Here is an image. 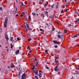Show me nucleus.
<instances>
[{
    "mask_svg": "<svg viewBox=\"0 0 79 79\" xmlns=\"http://www.w3.org/2000/svg\"><path fill=\"white\" fill-rule=\"evenodd\" d=\"M19 16V15L18 14H17V15H16V17H17V16Z\"/></svg>",
    "mask_w": 79,
    "mask_h": 79,
    "instance_id": "nucleus-43",
    "label": "nucleus"
},
{
    "mask_svg": "<svg viewBox=\"0 0 79 79\" xmlns=\"http://www.w3.org/2000/svg\"><path fill=\"white\" fill-rule=\"evenodd\" d=\"M64 33H65V34H66V33L67 32L66 30H64Z\"/></svg>",
    "mask_w": 79,
    "mask_h": 79,
    "instance_id": "nucleus-23",
    "label": "nucleus"
},
{
    "mask_svg": "<svg viewBox=\"0 0 79 79\" xmlns=\"http://www.w3.org/2000/svg\"><path fill=\"white\" fill-rule=\"evenodd\" d=\"M10 48H11V49H12V48H13V45H12V44H10Z\"/></svg>",
    "mask_w": 79,
    "mask_h": 79,
    "instance_id": "nucleus-11",
    "label": "nucleus"
},
{
    "mask_svg": "<svg viewBox=\"0 0 79 79\" xmlns=\"http://www.w3.org/2000/svg\"><path fill=\"white\" fill-rule=\"evenodd\" d=\"M5 21L4 24V27H6L8 21V17H7L5 18Z\"/></svg>",
    "mask_w": 79,
    "mask_h": 79,
    "instance_id": "nucleus-1",
    "label": "nucleus"
},
{
    "mask_svg": "<svg viewBox=\"0 0 79 79\" xmlns=\"http://www.w3.org/2000/svg\"><path fill=\"white\" fill-rule=\"evenodd\" d=\"M35 75H37L38 74V69H37L36 70V71H35Z\"/></svg>",
    "mask_w": 79,
    "mask_h": 79,
    "instance_id": "nucleus-7",
    "label": "nucleus"
},
{
    "mask_svg": "<svg viewBox=\"0 0 79 79\" xmlns=\"http://www.w3.org/2000/svg\"><path fill=\"white\" fill-rule=\"evenodd\" d=\"M66 1H67L66 0H65V2H66Z\"/></svg>",
    "mask_w": 79,
    "mask_h": 79,
    "instance_id": "nucleus-62",
    "label": "nucleus"
},
{
    "mask_svg": "<svg viewBox=\"0 0 79 79\" xmlns=\"http://www.w3.org/2000/svg\"><path fill=\"white\" fill-rule=\"evenodd\" d=\"M57 37H58V39H60V37H61V36L59 35H57Z\"/></svg>",
    "mask_w": 79,
    "mask_h": 79,
    "instance_id": "nucleus-14",
    "label": "nucleus"
},
{
    "mask_svg": "<svg viewBox=\"0 0 79 79\" xmlns=\"http://www.w3.org/2000/svg\"><path fill=\"white\" fill-rule=\"evenodd\" d=\"M75 13L76 14H77V13H77V11L75 12Z\"/></svg>",
    "mask_w": 79,
    "mask_h": 79,
    "instance_id": "nucleus-49",
    "label": "nucleus"
},
{
    "mask_svg": "<svg viewBox=\"0 0 79 79\" xmlns=\"http://www.w3.org/2000/svg\"><path fill=\"white\" fill-rule=\"evenodd\" d=\"M5 48H8V47L6 46Z\"/></svg>",
    "mask_w": 79,
    "mask_h": 79,
    "instance_id": "nucleus-58",
    "label": "nucleus"
},
{
    "mask_svg": "<svg viewBox=\"0 0 79 79\" xmlns=\"http://www.w3.org/2000/svg\"><path fill=\"white\" fill-rule=\"evenodd\" d=\"M35 77L36 78V79H39V78H37V76H35Z\"/></svg>",
    "mask_w": 79,
    "mask_h": 79,
    "instance_id": "nucleus-29",
    "label": "nucleus"
},
{
    "mask_svg": "<svg viewBox=\"0 0 79 79\" xmlns=\"http://www.w3.org/2000/svg\"><path fill=\"white\" fill-rule=\"evenodd\" d=\"M24 4H25L26 5H27V1H26L24 2Z\"/></svg>",
    "mask_w": 79,
    "mask_h": 79,
    "instance_id": "nucleus-28",
    "label": "nucleus"
},
{
    "mask_svg": "<svg viewBox=\"0 0 79 79\" xmlns=\"http://www.w3.org/2000/svg\"><path fill=\"white\" fill-rule=\"evenodd\" d=\"M68 10H69V9L66 10H65V12H66L68 11Z\"/></svg>",
    "mask_w": 79,
    "mask_h": 79,
    "instance_id": "nucleus-33",
    "label": "nucleus"
},
{
    "mask_svg": "<svg viewBox=\"0 0 79 79\" xmlns=\"http://www.w3.org/2000/svg\"><path fill=\"white\" fill-rule=\"evenodd\" d=\"M56 9H58V5H56Z\"/></svg>",
    "mask_w": 79,
    "mask_h": 79,
    "instance_id": "nucleus-22",
    "label": "nucleus"
},
{
    "mask_svg": "<svg viewBox=\"0 0 79 79\" xmlns=\"http://www.w3.org/2000/svg\"><path fill=\"white\" fill-rule=\"evenodd\" d=\"M63 36H61L60 38V39H61V41L63 40Z\"/></svg>",
    "mask_w": 79,
    "mask_h": 79,
    "instance_id": "nucleus-31",
    "label": "nucleus"
},
{
    "mask_svg": "<svg viewBox=\"0 0 79 79\" xmlns=\"http://www.w3.org/2000/svg\"><path fill=\"white\" fill-rule=\"evenodd\" d=\"M2 47V46L0 44V47Z\"/></svg>",
    "mask_w": 79,
    "mask_h": 79,
    "instance_id": "nucleus-59",
    "label": "nucleus"
},
{
    "mask_svg": "<svg viewBox=\"0 0 79 79\" xmlns=\"http://www.w3.org/2000/svg\"><path fill=\"white\" fill-rule=\"evenodd\" d=\"M54 30H55V28H53L52 29V31H54Z\"/></svg>",
    "mask_w": 79,
    "mask_h": 79,
    "instance_id": "nucleus-45",
    "label": "nucleus"
},
{
    "mask_svg": "<svg viewBox=\"0 0 79 79\" xmlns=\"http://www.w3.org/2000/svg\"><path fill=\"white\" fill-rule=\"evenodd\" d=\"M26 24L27 27H26V26H24V27H25V29H26V31H29V30H30V28H29V25L27 24V23H26Z\"/></svg>",
    "mask_w": 79,
    "mask_h": 79,
    "instance_id": "nucleus-2",
    "label": "nucleus"
},
{
    "mask_svg": "<svg viewBox=\"0 0 79 79\" xmlns=\"http://www.w3.org/2000/svg\"><path fill=\"white\" fill-rule=\"evenodd\" d=\"M19 53V49H18L16 52H15V53L17 55H18V53Z\"/></svg>",
    "mask_w": 79,
    "mask_h": 79,
    "instance_id": "nucleus-8",
    "label": "nucleus"
},
{
    "mask_svg": "<svg viewBox=\"0 0 79 79\" xmlns=\"http://www.w3.org/2000/svg\"><path fill=\"white\" fill-rule=\"evenodd\" d=\"M2 10V7H1L0 8V10Z\"/></svg>",
    "mask_w": 79,
    "mask_h": 79,
    "instance_id": "nucleus-42",
    "label": "nucleus"
},
{
    "mask_svg": "<svg viewBox=\"0 0 79 79\" xmlns=\"http://www.w3.org/2000/svg\"><path fill=\"white\" fill-rule=\"evenodd\" d=\"M78 70H79V67L77 69Z\"/></svg>",
    "mask_w": 79,
    "mask_h": 79,
    "instance_id": "nucleus-61",
    "label": "nucleus"
},
{
    "mask_svg": "<svg viewBox=\"0 0 79 79\" xmlns=\"http://www.w3.org/2000/svg\"><path fill=\"white\" fill-rule=\"evenodd\" d=\"M29 48H30V47L28 46L27 47V49H29Z\"/></svg>",
    "mask_w": 79,
    "mask_h": 79,
    "instance_id": "nucleus-39",
    "label": "nucleus"
},
{
    "mask_svg": "<svg viewBox=\"0 0 79 79\" xmlns=\"http://www.w3.org/2000/svg\"><path fill=\"white\" fill-rule=\"evenodd\" d=\"M77 46H78V47H79V45H77Z\"/></svg>",
    "mask_w": 79,
    "mask_h": 79,
    "instance_id": "nucleus-64",
    "label": "nucleus"
},
{
    "mask_svg": "<svg viewBox=\"0 0 79 79\" xmlns=\"http://www.w3.org/2000/svg\"><path fill=\"white\" fill-rule=\"evenodd\" d=\"M79 21V19H77L76 20V22L77 23H78V21Z\"/></svg>",
    "mask_w": 79,
    "mask_h": 79,
    "instance_id": "nucleus-13",
    "label": "nucleus"
},
{
    "mask_svg": "<svg viewBox=\"0 0 79 79\" xmlns=\"http://www.w3.org/2000/svg\"><path fill=\"white\" fill-rule=\"evenodd\" d=\"M77 34H76L75 35H73V37H74V38L75 37H77Z\"/></svg>",
    "mask_w": 79,
    "mask_h": 79,
    "instance_id": "nucleus-12",
    "label": "nucleus"
},
{
    "mask_svg": "<svg viewBox=\"0 0 79 79\" xmlns=\"http://www.w3.org/2000/svg\"><path fill=\"white\" fill-rule=\"evenodd\" d=\"M55 18H58V16H56Z\"/></svg>",
    "mask_w": 79,
    "mask_h": 79,
    "instance_id": "nucleus-51",
    "label": "nucleus"
},
{
    "mask_svg": "<svg viewBox=\"0 0 79 79\" xmlns=\"http://www.w3.org/2000/svg\"><path fill=\"white\" fill-rule=\"evenodd\" d=\"M77 74V73H73L74 75H76V74Z\"/></svg>",
    "mask_w": 79,
    "mask_h": 79,
    "instance_id": "nucleus-36",
    "label": "nucleus"
},
{
    "mask_svg": "<svg viewBox=\"0 0 79 79\" xmlns=\"http://www.w3.org/2000/svg\"><path fill=\"white\" fill-rule=\"evenodd\" d=\"M59 66L57 65L55 67L54 70V71H55L57 72L58 71H59V69L58 68V67Z\"/></svg>",
    "mask_w": 79,
    "mask_h": 79,
    "instance_id": "nucleus-3",
    "label": "nucleus"
},
{
    "mask_svg": "<svg viewBox=\"0 0 79 79\" xmlns=\"http://www.w3.org/2000/svg\"><path fill=\"white\" fill-rule=\"evenodd\" d=\"M10 68H15V65H12L10 66Z\"/></svg>",
    "mask_w": 79,
    "mask_h": 79,
    "instance_id": "nucleus-9",
    "label": "nucleus"
},
{
    "mask_svg": "<svg viewBox=\"0 0 79 79\" xmlns=\"http://www.w3.org/2000/svg\"><path fill=\"white\" fill-rule=\"evenodd\" d=\"M48 12L47 11H45V14L47 15V14H48Z\"/></svg>",
    "mask_w": 79,
    "mask_h": 79,
    "instance_id": "nucleus-17",
    "label": "nucleus"
},
{
    "mask_svg": "<svg viewBox=\"0 0 79 79\" xmlns=\"http://www.w3.org/2000/svg\"><path fill=\"white\" fill-rule=\"evenodd\" d=\"M46 63L47 64H49V63L48 62H46Z\"/></svg>",
    "mask_w": 79,
    "mask_h": 79,
    "instance_id": "nucleus-60",
    "label": "nucleus"
},
{
    "mask_svg": "<svg viewBox=\"0 0 79 79\" xmlns=\"http://www.w3.org/2000/svg\"><path fill=\"white\" fill-rule=\"evenodd\" d=\"M21 4H22V6H25L24 5V4H23V2H21Z\"/></svg>",
    "mask_w": 79,
    "mask_h": 79,
    "instance_id": "nucleus-21",
    "label": "nucleus"
},
{
    "mask_svg": "<svg viewBox=\"0 0 79 79\" xmlns=\"http://www.w3.org/2000/svg\"><path fill=\"white\" fill-rule=\"evenodd\" d=\"M45 52H48V51H47V50H45Z\"/></svg>",
    "mask_w": 79,
    "mask_h": 79,
    "instance_id": "nucleus-47",
    "label": "nucleus"
},
{
    "mask_svg": "<svg viewBox=\"0 0 79 79\" xmlns=\"http://www.w3.org/2000/svg\"><path fill=\"white\" fill-rule=\"evenodd\" d=\"M39 75V77H40V78L42 77V76H40V75Z\"/></svg>",
    "mask_w": 79,
    "mask_h": 79,
    "instance_id": "nucleus-34",
    "label": "nucleus"
},
{
    "mask_svg": "<svg viewBox=\"0 0 79 79\" xmlns=\"http://www.w3.org/2000/svg\"><path fill=\"white\" fill-rule=\"evenodd\" d=\"M17 40H18V41H19V40H19V38H18Z\"/></svg>",
    "mask_w": 79,
    "mask_h": 79,
    "instance_id": "nucleus-26",
    "label": "nucleus"
},
{
    "mask_svg": "<svg viewBox=\"0 0 79 79\" xmlns=\"http://www.w3.org/2000/svg\"><path fill=\"white\" fill-rule=\"evenodd\" d=\"M39 73H42V71L41 70H39Z\"/></svg>",
    "mask_w": 79,
    "mask_h": 79,
    "instance_id": "nucleus-40",
    "label": "nucleus"
},
{
    "mask_svg": "<svg viewBox=\"0 0 79 79\" xmlns=\"http://www.w3.org/2000/svg\"><path fill=\"white\" fill-rule=\"evenodd\" d=\"M61 13H63V10H62L61 11Z\"/></svg>",
    "mask_w": 79,
    "mask_h": 79,
    "instance_id": "nucleus-44",
    "label": "nucleus"
},
{
    "mask_svg": "<svg viewBox=\"0 0 79 79\" xmlns=\"http://www.w3.org/2000/svg\"><path fill=\"white\" fill-rule=\"evenodd\" d=\"M34 69H35V68H34V67L32 68V70H34Z\"/></svg>",
    "mask_w": 79,
    "mask_h": 79,
    "instance_id": "nucleus-46",
    "label": "nucleus"
},
{
    "mask_svg": "<svg viewBox=\"0 0 79 79\" xmlns=\"http://www.w3.org/2000/svg\"><path fill=\"white\" fill-rule=\"evenodd\" d=\"M30 53H28V56H30Z\"/></svg>",
    "mask_w": 79,
    "mask_h": 79,
    "instance_id": "nucleus-54",
    "label": "nucleus"
},
{
    "mask_svg": "<svg viewBox=\"0 0 79 79\" xmlns=\"http://www.w3.org/2000/svg\"><path fill=\"white\" fill-rule=\"evenodd\" d=\"M25 20L26 21H27V18H25Z\"/></svg>",
    "mask_w": 79,
    "mask_h": 79,
    "instance_id": "nucleus-56",
    "label": "nucleus"
},
{
    "mask_svg": "<svg viewBox=\"0 0 79 79\" xmlns=\"http://www.w3.org/2000/svg\"><path fill=\"white\" fill-rule=\"evenodd\" d=\"M56 58H58L59 57V55H56Z\"/></svg>",
    "mask_w": 79,
    "mask_h": 79,
    "instance_id": "nucleus-25",
    "label": "nucleus"
},
{
    "mask_svg": "<svg viewBox=\"0 0 79 79\" xmlns=\"http://www.w3.org/2000/svg\"><path fill=\"white\" fill-rule=\"evenodd\" d=\"M17 10V7H16V9H15V14L16 13V11Z\"/></svg>",
    "mask_w": 79,
    "mask_h": 79,
    "instance_id": "nucleus-27",
    "label": "nucleus"
},
{
    "mask_svg": "<svg viewBox=\"0 0 79 79\" xmlns=\"http://www.w3.org/2000/svg\"><path fill=\"white\" fill-rule=\"evenodd\" d=\"M38 63H39V62H37V63H35V66H37V65L38 64Z\"/></svg>",
    "mask_w": 79,
    "mask_h": 79,
    "instance_id": "nucleus-20",
    "label": "nucleus"
},
{
    "mask_svg": "<svg viewBox=\"0 0 79 79\" xmlns=\"http://www.w3.org/2000/svg\"><path fill=\"white\" fill-rule=\"evenodd\" d=\"M28 18L29 19H30V20H31V17L30 16V15H29Z\"/></svg>",
    "mask_w": 79,
    "mask_h": 79,
    "instance_id": "nucleus-18",
    "label": "nucleus"
},
{
    "mask_svg": "<svg viewBox=\"0 0 79 79\" xmlns=\"http://www.w3.org/2000/svg\"><path fill=\"white\" fill-rule=\"evenodd\" d=\"M25 13V12H22L23 14H24Z\"/></svg>",
    "mask_w": 79,
    "mask_h": 79,
    "instance_id": "nucleus-53",
    "label": "nucleus"
},
{
    "mask_svg": "<svg viewBox=\"0 0 79 79\" xmlns=\"http://www.w3.org/2000/svg\"><path fill=\"white\" fill-rule=\"evenodd\" d=\"M5 39H6L8 41V35H5Z\"/></svg>",
    "mask_w": 79,
    "mask_h": 79,
    "instance_id": "nucleus-6",
    "label": "nucleus"
},
{
    "mask_svg": "<svg viewBox=\"0 0 79 79\" xmlns=\"http://www.w3.org/2000/svg\"><path fill=\"white\" fill-rule=\"evenodd\" d=\"M45 67H46V68H47V69H49V68L48 67H47V65H45Z\"/></svg>",
    "mask_w": 79,
    "mask_h": 79,
    "instance_id": "nucleus-19",
    "label": "nucleus"
},
{
    "mask_svg": "<svg viewBox=\"0 0 79 79\" xmlns=\"http://www.w3.org/2000/svg\"><path fill=\"white\" fill-rule=\"evenodd\" d=\"M47 5L45 4L44 5V7L45 8H46V7H47Z\"/></svg>",
    "mask_w": 79,
    "mask_h": 79,
    "instance_id": "nucleus-30",
    "label": "nucleus"
},
{
    "mask_svg": "<svg viewBox=\"0 0 79 79\" xmlns=\"http://www.w3.org/2000/svg\"><path fill=\"white\" fill-rule=\"evenodd\" d=\"M33 68H35V65H34Z\"/></svg>",
    "mask_w": 79,
    "mask_h": 79,
    "instance_id": "nucleus-50",
    "label": "nucleus"
},
{
    "mask_svg": "<svg viewBox=\"0 0 79 79\" xmlns=\"http://www.w3.org/2000/svg\"><path fill=\"white\" fill-rule=\"evenodd\" d=\"M31 40H32L31 38H29L28 40V42H30V41Z\"/></svg>",
    "mask_w": 79,
    "mask_h": 79,
    "instance_id": "nucleus-16",
    "label": "nucleus"
},
{
    "mask_svg": "<svg viewBox=\"0 0 79 79\" xmlns=\"http://www.w3.org/2000/svg\"><path fill=\"white\" fill-rule=\"evenodd\" d=\"M10 38H11L10 39V40H11L12 42L13 40V37H10Z\"/></svg>",
    "mask_w": 79,
    "mask_h": 79,
    "instance_id": "nucleus-10",
    "label": "nucleus"
},
{
    "mask_svg": "<svg viewBox=\"0 0 79 79\" xmlns=\"http://www.w3.org/2000/svg\"><path fill=\"white\" fill-rule=\"evenodd\" d=\"M61 34V32H60V31L58 33V34Z\"/></svg>",
    "mask_w": 79,
    "mask_h": 79,
    "instance_id": "nucleus-32",
    "label": "nucleus"
},
{
    "mask_svg": "<svg viewBox=\"0 0 79 79\" xmlns=\"http://www.w3.org/2000/svg\"><path fill=\"white\" fill-rule=\"evenodd\" d=\"M7 68H8L9 69H10V67L8 66V67H7Z\"/></svg>",
    "mask_w": 79,
    "mask_h": 79,
    "instance_id": "nucleus-57",
    "label": "nucleus"
},
{
    "mask_svg": "<svg viewBox=\"0 0 79 79\" xmlns=\"http://www.w3.org/2000/svg\"><path fill=\"white\" fill-rule=\"evenodd\" d=\"M46 15H47V17H48V14H46Z\"/></svg>",
    "mask_w": 79,
    "mask_h": 79,
    "instance_id": "nucleus-55",
    "label": "nucleus"
},
{
    "mask_svg": "<svg viewBox=\"0 0 79 79\" xmlns=\"http://www.w3.org/2000/svg\"><path fill=\"white\" fill-rule=\"evenodd\" d=\"M79 60V57L75 59L76 61V60Z\"/></svg>",
    "mask_w": 79,
    "mask_h": 79,
    "instance_id": "nucleus-38",
    "label": "nucleus"
},
{
    "mask_svg": "<svg viewBox=\"0 0 79 79\" xmlns=\"http://www.w3.org/2000/svg\"><path fill=\"white\" fill-rule=\"evenodd\" d=\"M21 71L19 72L18 73V77L19 78H20L21 77Z\"/></svg>",
    "mask_w": 79,
    "mask_h": 79,
    "instance_id": "nucleus-5",
    "label": "nucleus"
},
{
    "mask_svg": "<svg viewBox=\"0 0 79 79\" xmlns=\"http://www.w3.org/2000/svg\"><path fill=\"white\" fill-rule=\"evenodd\" d=\"M40 31H42V29H41V28H40Z\"/></svg>",
    "mask_w": 79,
    "mask_h": 79,
    "instance_id": "nucleus-37",
    "label": "nucleus"
},
{
    "mask_svg": "<svg viewBox=\"0 0 79 79\" xmlns=\"http://www.w3.org/2000/svg\"><path fill=\"white\" fill-rule=\"evenodd\" d=\"M48 9V8H46V9H45V10H46V11H47Z\"/></svg>",
    "mask_w": 79,
    "mask_h": 79,
    "instance_id": "nucleus-48",
    "label": "nucleus"
},
{
    "mask_svg": "<svg viewBox=\"0 0 79 79\" xmlns=\"http://www.w3.org/2000/svg\"><path fill=\"white\" fill-rule=\"evenodd\" d=\"M39 75H42V74H41V73H40L39 74Z\"/></svg>",
    "mask_w": 79,
    "mask_h": 79,
    "instance_id": "nucleus-52",
    "label": "nucleus"
},
{
    "mask_svg": "<svg viewBox=\"0 0 79 79\" xmlns=\"http://www.w3.org/2000/svg\"><path fill=\"white\" fill-rule=\"evenodd\" d=\"M52 42L55 44H60V42L56 41V40H53Z\"/></svg>",
    "mask_w": 79,
    "mask_h": 79,
    "instance_id": "nucleus-4",
    "label": "nucleus"
},
{
    "mask_svg": "<svg viewBox=\"0 0 79 79\" xmlns=\"http://www.w3.org/2000/svg\"><path fill=\"white\" fill-rule=\"evenodd\" d=\"M32 58L33 60H34V58Z\"/></svg>",
    "mask_w": 79,
    "mask_h": 79,
    "instance_id": "nucleus-63",
    "label": "nucleus"
},
{
    "mask_svg": "<svg viewBox=\"0 0 79 79\" xmlns=\"http://www.w3.org/2000/svg\"><path fill=\"white\" fill-rule=\"evenodd\" d=\"M32 15L34 16L35 15H36V14H35V13H32Z\"/></svg>",
    "mask_w": 79,
    "mask_h": 79,
    "instance_id": "nucleus-15",
    "label": "nucleus"
},
{
    "mask_svg": "<svg viewBox=\"0 0 79 79\" xmlns=\"http://www.w3.org/2000/svg\"><path fill=\"white\" fill-rule=\"evenodd\" d=\"M53 7H54V6H53V5H52L51 6V8H53Z\"/></svg>",
    "mask_w": 79,
    "mask_h": 79,
    "instance_id": "nucleus-41",
    "label": "nucleus"
},
{
    "mask_svg": "<svg viewBox=\"0 0 79 79\" xmlns=\"http://www.w3.org/2000/svg\"><path fill=\"white\" fill-rule=\"evenodd\" d=\"M23 14H21V15H20V17H23Z\"/></svg>",
    "mask_w": 79,
    "mask_h": 79,
    "instance_id": "nucleus-35",
    "label": "nucleus"
},
{
    "mask_svg": "<svg viewBox=\"0 0 79 79\" xmlns=\"http://www.w3.org/2000/svg\"><path fill=\"white\" fill-rule=\"evenodd\" d=\"M55 48H57L58 47V46L55 45L54 46Z\"/></svg>",
    "mask_w": 79,
    "mask_h": 79,
    "instance_id": "nucleus-24",
    "label": "nucleus"
}]
</instances>
